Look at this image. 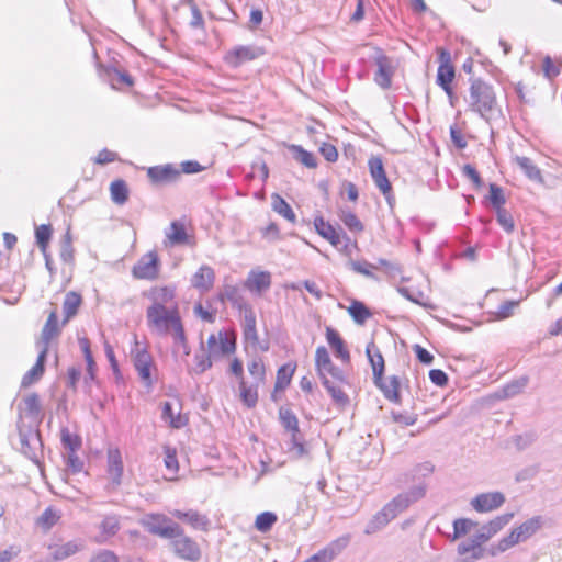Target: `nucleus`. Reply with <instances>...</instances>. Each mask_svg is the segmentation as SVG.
<instances>
[{
    "label": "nucleus",
    "instance_id": "obj_42",
    "mask_svg": "<svg viewBox=\"0 0 562 562\" xmlns=\"http://www.w3.org/2000/svg\"><path fill=\"white\" fill-rule=\"evenodd\" d=\"M167 237L172 245H182L188 240V234L186 232L184 225L177 221L172 222L170 225V232L167 233Z\"/></svg>",
    "mask_w": 562,
    "mask_h": 562
},
{
    "label": "nucleus",
    "instance_id": "obj_62",
    "mask_svg": "<svg viewBox=\"0 0 562 562\" xmlns=\"http://www.w3.org/2000/svg\"><path fill=\"white\" fill-rule=\"evenodd\" d=\"M562 64L555 65L550 56L544 57L543 59V75L547 79L552 80L557 78L561 72Z\"/></svg>",
    "mask_w": 562,
    "mask_h": 562
},
{
    "label": "nucleus",
    "instance_id": "obj_47",
    "mask_svg": "<svg viewBox=\"0 0 562 562\" xmlns=\"http://www.w3.org/2000/svg\"><path fill=\"white\" fill-rule=\"evenodd\" d=\"M248 371L254 378V382L262 384L266 381V368L261 358L254 359L248 363Z\"/></svg>",
    "mask_w": 562,
    "mask_h": 562
},
{
    "label": "nucleus",
    "instance_id": "obj_55",
    "mask_svg": "<svg viewBox=\"0 0 562 562\" xmlns=\"http://www.w3.org/2000/svg\"><path fill=\"white\" fill-rule=\"evenodd\" d=\"M497 223L503 227L506 233H513L515 229L514 218L506 209L495 210Z\"/></svg>",
    "mask_w": 562,
    "mask_h": 562
},
{
    "label": "nucleus",
    "instance_id": "obj_45",
    "mask_svg": "<svg viewBox=\"0 0 562 562\" xmlns=\"http://www.w3.org/2000/svg\"><path fill=\"white\" fill-rule=\"evenodd\" d=\"M290 149L294 153V158L307 168H315L317 166L314 155L305 150L300 145H292Z\"/></svg>",
    "mask_w": 562,
    "mask_h": 562
},
{
    "label": "nucleus",
    "instance_id": "obj_25",
    "mask_svg": "<svg viewBox=\"0 0 562 562\" xmlns=\"http://www.w3.org/2000/svg\"><path fill=\"white\" fill-rule=\"evenodd\" d=\"M243 335L245 340L251 342L252 345H256L259 340L256 314L252 307H246V311H244Z\"/></svg>",
    "mask_w": 562,
    "mask_h": 562
},
{
    "label": "nucleus",
    "instance_id": "obj_50",
    "mask_svg": "<svg viewBox=\"0 0 562 562\" xmlns=\"http://www.w3.org/2000/svg\"><path fill=\"white\" fill-rule=\"evenodd\" d=\"M477 522L469 519V518H458L453 521V536L452 540L459 539L460 537L467 535L473 527H475Z\"/></svg>",
    "mask_w": 562,
    "mask_h": 562
},
{
    "label": "nucleus",
    "instance_id": "obj_5",
    "mask_svg": "<svg viewBox=\"0 0 562 562\" xmlns=\"http://www.w3.org/2000/svg\"><path fill=\"white\" fill-rule=\"evenodd\" d=\"M427 492V484L422 482L415 486H412L407 492L401 493L389 502L383 509L389 514V517L393 519L407 509L412 504L422 499Z\"/></svg>",
    "mask_w": 562,
    "mask_h": 562
},
{
    "label": "nucleus",
    "instance_id": "obj_18",
    "mask_svg": "<svg viewBox=\"0 0 562 562\" xmlns=\"http://www.w3.org/2000/svg\"><path fill=\"white\" fill-rule=\"evenodd\" d=\"M215 280L214 270L206 265H203L199 268V270L193 274L191 279V285L201 292H207L213 288Z\"/></svg>",
    "mask_w": 562,
    "mask_h": 562
},
{
    "label": "nucleus",
    "instance_id": "obj_54",
    "mask_svg": "<svg viewBox=\"0 0 562 562\" xmlns=\"http://www.w3.org/2000/svg\"><path fill=\"white\" fill-rule=\"evenodd\" d=\"M340 220L352 233H360L364 229V226L361 223V221L352 212L342 211L340 214Z\"/></svg>",
    "mask_w": 562,
    "mask_h": 562
},
{
    "label": "nucleus",
    "instance_id": "obj_61",
    "mask_svg": "<svg viewBox=\"0 0 562 562\" xmlns=\"http://www.w3.org/2000/svg\"><path fill=\"white\" fill-rule=\"evenodd\" d=\"M514 518V513H506L499 516H496L492 520L487 522L488 528L493 530L496 535L499 530H502L509 521Z\"/></svg>",
    "mask_w": 562,
    "mask_h": 562
},
{
    "label": "nucleus",
    "instance_id": "obj_19",
    "mask_svg": "<svg viewBox=\"0 0 562 562\" xmlns=\"http://www.w3.org/2000/svg\"><path fill=\"white\" fill-rule=\"evenodd\" d=\"M270 285L271 274L268 271H251L245 281V288L248 289L250 292H256L258 294H261L262 292L267 291L270 288Z\"/></svg>",
    "mask_w": 562,
    "mask_h": 562
},
{
    "label": "nucleus",
    "instance_id": "obj_10",
    "mask_svg": "<svg viewBox=\"0 0 562 562\" xmlns=\"http://www.w3.org/2000/svg\"><path fill=\"white\" fill-rule=\"evenodd\" d=\"M505 502L504 493L495 491L477 494L470 504L477 513H488L501 508Z\"/></svg>",
    "mask_w": 562,
    "mask_h": 562
},
{
    "label": "nucleus",
    "instance_id": "obj_15",
    "mask_svg": "<svg viewBox=\"0 0 562 562\" xmlns=\"http://www.w3.org/2000/svg\"><path fill=\"white\" fill-rule=\"evenodd\" d=\"M375 65L378 67L374 81L382 89H389L392 85V76L394 74L391 60L385 55H379L375 58Z\"/></svg>",
    "mask_w": 562,
    "mask_h": 562
},
{
    "label": "nucleus",
    "instance_id": "obj_60",
    "mask_svg": "<svg viewBox=\"0 0 562 562\" xmlns=\"http://www.w3.org/2000/svg\"><path fill=\"white\" fill-rule=\"evenodd\" d=\"M173 337V341L176 345H179L182 347L186 355L190 353V348L187 342L184 328L182 325V322H180L170 333Z\"/></svg>",
    "mask_w": 562,
    "mask_h": 562
},
{
    "label": "nucleus",
    "instance_id": "obj_58",
    "mask_svg": "<svg viewBox=\"0 0 562 562\" xmlns=\"http://www.w3.org/2000/svg\"><path fill=\"white\" fill-rule=\"evenodd\" d=\"M100 529L102 533L108 537L114 536L120 530L119 518L114 515L104 517L100 525Z\"/></svg>",
    "mask_w": 562,
    "mask_h": 562
},
{
    "label": "nucleus",
    "instance_id": "obj_6",
    "mask_svg": "<svg viewBox=\"0 0 562 562\" xmlns=\"http://www.w3.org/2000/svg\"><path fill=\"white\" fill-rule=\"evenodd\" d=\"M140 526L150 535L158 536L162 539H169L179 524L171 520L164 514H145L139 519Z\"/></svg>",
    "mask_w": 562,
    "mask_h": 562
},
{
    "label": "nucleus",
    "instance_id": "obj_28",
    "mask_svg": "<svg viewBox=\"0 0 562 562\" xmlns=\"http://www.w3.org/2000/svg\"><path fill=\"white\" fill-rule=\"evenodd\" d=\"M272 210L292 224L296 223V215L291 205L278 193L271 194Z\"/></svg>",
    "mask_w": 562,
    "mask_h": 562
},
{
    "label": "nucleus",
    "instance_id": "obj_29",
    "mask_svg": "<svg viewBox=\"0 0 562 562\" xmlns=\"http://www.w3.org/2000/svg\"><path fill=\"white\" fill-rule=\"evenodd\" d=\"M324 387L327 390L328 394L330 395L334 404L339 408H346L349 403V396L346 394V392L341 389L344 384H339L337 382L333 381H324L323 383Z\"/></svg>",
    "mask_w": 562,
    "mask_h": 562
},
{
    "label": "nucleus",
    "instance_id": "obj_53",
    "mask_svg": "<svg viewBox=\"0 0 562 562\" xmlns=\"http://www.w3.org/2000/svg\"><path fill=\"white\" fill-rule=\"evenodd\" d=\"M289 451L292 452L296 458H302L307 453L305 449L303 437L300 432L291 431V439L289 442Z\"/></svg>",
    "mask_w": 562,
    "mask_h": 562
},
{
    "label": "nucleus",
    "instance_id": "obj_48",
    "mask_svg": "<svg viewBox=\"0 0 562 562\" xmlns=\"http://www.w3.org/2000/svg\"><path fill=\"white\" fill-rule=\"evenodd\" d=\"M24 411L31 417H38L41 415L40 396L36 393L29 394L23 398Z\"/></svg>",
    "mask_w": 562,
    "mask_h": 562
},
{
    "label": "nucleus",
    "instance_id": "obj_14",
    "mask_svg": "<svg viewBox=\"0 0 562 562\" xmlns=\"http://www.w3.org/2000/svg\"><path fill=\"white\" fill-rule=\"evenodd\" d=\"M368 165L370 169V175L379 190L382 193H387L389 191H391L392 186L386 177L382 159L378 156H372L369 159Z\"/></svg>",
    "mask_w": 562,
    "mask_h": 562
},
{
    "label": "nucleus",
    "instance_id": "obj_39",
    "mask_svg": "<svg viewBox=\"0 0 562 562\" xmlns=\"http://www.w3.org/2000/svg\"><path fill=\"white\" fill-rule=\"evenodd\" d=\"M347 266L349 267V269H351L356 273L362 274V276L370 278L372 280H375V281L379 280L378 276L372 272V270L375 269L376 267L367 260L360 261V260L349 259L347 261Z\"/></svg>",
    "mask_w": 562,
    "mask_h": 562
},
{
    "label": "nucleus",
    "instance_id": "obj_52",
    "mask_svg": "<svg viewBox=\"0 0 562 562\" xmlns=\"http://www.w3.org/2000/svg\"><path fill=\"white\" fill-rule=\"evenodd\" d=\"M59 515L53 507H47L37 519L38 526L44 530H49L54 525L57 524Z\"/></svg>",
    "mask_w": 562,
    "mask_h": 562
},
{
    "label": "nucleus",
    "instance_id": "obj_16",
    "mask_svg": "<svg viewBox=\"0 0 562 562\" xmlns=\"http://www.w3.org/2000/svg\"><path fill=\"white\" fill-rule=\"evenodd\" d=\"M47 350L48 348L46 346H42L36 363L22 378V387H29L30 385L38 381L41 376L44 374Z\"/></svg>",
    "mask_w": 562,
    "mask_h": 562
},
{
    "label": "nucleus",
    "instance_id": "obj_3",
    "mask_svg": "<svg viewBox=\"0 0 562 562\" xmlns=\"http://www.w3.org/2000/svg\"><path fill=\"white\" fill-rule=\"evenodd\" d=\"M146 319L149 329L158 336H167L181 322L177 306L171 308L147 307Z\"/></svg>",
    "mask_w": 562,
    "mask_h": 562
},
{
    "label": "nucleus",
    "instance_id": "obj_9",
    "mask_svg": "<svg viewBox=\"0 0 562 562\" xmlns=\"http://www.w3.org/2000/svg\"><path fill=\"white\" fill-rule=\"evenodd\" d=\"M134 367L146 386L153 385L151 368L154 360L146 348H140L139 342L135 339V348L131 350Z\"/></svg>",
    "mask_w": 562,
    "mask_h": 562
},
{
    "label": "nucleus",
    "instance_id": "obj_26",
    "mask_svg": "<svg viewBox=\"0 0 562 562\" xmlns=\"http://www.w3.org/2000/svg\"><path fill=\"white\" fill-rule=\"evenodd\" d=\"M161 419L175 429H180L188 424V418L180 412L176 413L170 402L161 404Z\"/></svg>",
    "mask_w": 562,
    "mask_h": 562
},
{
    "label": "nucleus",
    "instance_id": "obj_27",
    "mask_svg": "<svg viewBox=\"0 0 562 562\" xmlns=\"http://www.w3.org/2000/svg\"><path fill=\"white\" fill-rule=\"evenodd\" d=\"M457 551L460 555L471 553L470 557L463 558L460 562H474L484 557L485 550L483 547L477 546V542L475 543L471 537L470 539L460 542L457 548Z\"/></svg>",
    "mask_w": 562,
    "mask_h": 562
},
{
    "label": "nucleus",
    "instance_id": "obj_4",
    "mask_svg": "<svg viewBox=\"0 0 562 562\" xmlns=\"http://www.w3.org/2000/svg\"><path fill=\"white\" fill-rule=\"evenodd\" d=\"M172 551L177 557L188 561H198L201 558V550L196 541L187 536L183 528L178 525L172 537L169 538Z\"/></svg>",
    "mask_w": 562,
    "mask_h": 562
},
{
    "label": "nucleus",
    "instance_id": "obj_33",
    "mask_svg": "<svg viewBox=\"0 0 562 562\" xmlns=\"http://www.w3.org/2000/svg\"><path fill=\"white\" fill-rule=\"evenodd\" d=\"M514 161L524 171L527 178L537 182L543 181L541 170L533 164L530 158L525 156H516Z\"/></svg>",
    "mask_w": 562,
    "mask_h": 562
},
{
    "label": "nucleus",
    "instance_id": "obj_37",
    "mask_svg": "<svg viewBox=\"0 0 562 562\" xmlns=\"http://www.w3.org/2000/svg\"><path fill=\"white\" fill-rule=\"evenodd\" d=\"M348 313L350 314L352 319L359 325L364 324L366 321L372 316V313L368 308V306L363 302L358 300L351 301V304L348 307Z\"/></svg>",
    "mask_w": 562,
    "mask_h": 562
},
{
    "label": "nucleus",
    "instance_id": "obj_30",
    "mask_svg": "<svg viewBox=\"0 0 562 562\" xmlns=\"http://www.w3.org/2000/svg\"><path fill=\"white\" fill-rule=\"evenodd\" d=\"M149 297L153 301L149 307L169 308L167 304L173 300L175 291L168 286L155 288L150 291Z\"/></svg>",
    "mask_w": 562,
    "mask_h": 562
},
{
    "label": "nucleus",
    "instance_id": "obj_38",
    "mask_svg": "<svg viewBox=\"0 0 562 562\" xmlns=\"http://www.w3.org/2000/svg\"><path fill=\"white\" fill-rule=\"evenodd\" d=\"M111 199L114 203L122 205L128 199V188L124 180L117 179L111 182L110 186Z\"/></svg>",
    "mask_w": 562,
    "mask_h": 562
},
{
    "label": "nucleus",
    "instance_id": "obj_1",
    "mask_svg": "<svg viewBox=\"0 0 562 562\" xmlns=\"http://www.w3.org/2000/svg\"><path fill=\"white\" fill-rule=\"evenodd\" d=\"M468 102L470 110L486 122H491L502 114L493 86L480 78L471 79Z\"/></svg>",
    "mask_w": 562,
    "mask_h": 562
},
{
    "label": "nucleus",
    "instance_id": "obj_49",
    "mask_svg": "<svg viewBox=\"0 0 562 562\" xmlns=\"http://www.w3.org/2000/svg\"><path fill=\"white\" fill-rule=\"evenodd\" d=\"M212 367V360L210 355L202 347L200 351L194 355V368L193 371L196 374L205 372Z\"/></svg>",
    "mask_w": 562,
    "mask_h": 562
},
{
    "label": "nucleus",
    "instance_id": "obj_17",
    "mask_svg": "<svg viewBox=\"0 0 562 562\" xmlns=\"http://www.w3.org/2000/svg\"><path fill=\"white\" fill-rule=\"evenodd\" d=\"M326 339L328 345L334 351V355L339 358L342 362L348 363L350 361V352L346 347L344 339L340 337L339 333L331 328H326Z\"/></svg>",
    "mask_w": 562,
    "mask_h": 562
},
{
    "label": "nucleus",
    "instance_id": "obj_36",
    "mask_svg": "<svg viewBox=\"0 0 562 562\" xmlns=\"http://www.w3.org/2000/svg\"><path fill=\"white\" fill-rule=\"evenodd\" d=\"M522 541V537L518 532L517 528H514L508 536L502 538L496 546L491 548V554L496 555L497 553L505 552L509 548Z\"/></svg>",
    "mask_w": 562,
    "mask_h": 562
},
{
    "label": "nucleus",
    "instance_id": "obj_31",
    "mask_svg": "<svg viewBox=\"0 0 562 562\" xmlns=\"http://www.w3.org/2000/svg\"><path fill=\"white\" fill-rule=\"evenodd\" d=\"M260 384H248L245 379L239 381L240 401L248 408H254L258 403V387Z\"/></svg>",
    "mask_w": 562,
    "mask_h": 562
},
{
    "label": "nucleus",
    "instance_id": "obj_35",
    "mask_svg": "<svg viewBox=\"0 0 562 562\" xmlns=\"http://www.w3.org/2000/svg\"><path fill=\"white\" fill-rule=\"evenodd\" d=\"M59 333L57 312L54 310L49 313L48 318L42 329L41 338L43 346H48L49 341Z\"/></svg>",
    "mask_w": 562,
    "mask_h": 562
},
{
    "label": "nucleus",
    "instance_id": "obj_59",
    "mask_svg": "<svg viewBox=\"0 0 562 562\" xmlns=\"http://www.w3.org/2000/svg\"><path fill=\"white\" fill-rule=\"evenodd\" d=\"M108 74L112 81H117L119 83H123L127 87L134 85L133 77L125 70L112 68L108 70Z\"/></svg>",
    "mask_w": 562,
    "mask_h": 562
},
{
    "label": "nucleus",
    "instance_id": "obj_63",
    "mask_svg": "<svg viewBox=\"0 0 562 562\" xmlns=\"http://www.w3.org/2000/svg\"><path fill=\"white\" fill-rule=\"evenodd\" d=\"M188 3L191 9V20L189 22V25L192 29H203L204 27V19L202 16V13L199 10L198 5L195 4L194 0H188Z\"/></svg>",
    "mask_w": 562,
    "mask_h": 562
},
{
    "label": "nucleus",
    "instance_id": "obj_56",
    "mask_svg": "<svg viewBox=\"0 0 562 562\" xmlns=\"http://www.w3.org/2000/svg\"><path fill=\"white\" fill-rule=\"evenodd\" d=\"M490 201L494 210L503 209L506 203L503 189L495 184H490Z\"/></svg>",
    "mask_w": 562,
    "mask_h": 562
},
{
    "label": "nucleus",
    "instance_id": "obj_41",
    "mask_svg": "<svg viewBox=\"0 0 562 562\" xmlns=\"http://www.w3.org/2000/svg\"><path fill=\"white\" fill-rule=\"evenodd\" d=\"M279 418L285 430L289 432H300L297 417L291 409L281 407L279 409Z\"/></svg>",
    "mask_w": 562,
    "mask_h": 562
},
{
    "label": "nucleus",
    "instance_id": "obj_8",
    "mask_svg": "<svg viewBox=\"0 0 562 562\" xmlns=\"http://www.w3.org/2000/svg\"><path fill=\"white\" fill-rule=\"evenodd\" d=\"M263 54V48L257 45H238L225 53L224 61L232 68H238L247 61L261 57Z\"/></svg>",
    "mask_w": 562,
    "mask_h": 562
},
{
    "label": "nucleus",
    "instance_id": "obj_57",
    "mask_svg": "<svg viewBox=\"0 0 562 562\" xmlns=\"http://www.w3.org/2000/svg\"><path fill=\"white\" fill-rule=\"evenodd\" d=\"M61 442L68 452L77 451L81 446V439L72 435L67 428L61 429Z\"/></svg>",
    "mask_w": 562,
    "mask_h": 562
},
{
    "label": "nucleus",
    "instance_id": "obj_24",
    "mask_svg": "<svg viewBox=\"0 0 562 562\" xmlns=\"http://www.w3.org/2000/svg\"><path fill=\"white\" fill-rule=\"evenodd\" d=\"M366 353L372 367L374 380H381V375L384 373V359L380 349L373 341H371L367 346Z\"/></svg>",
    "mask_w": 562,
    "mask_h": 562
},
{
    "label": "nucleus",
    "instance_id": "obj_51",
    "mask_svg": "<svg viewBox=\"0 0 562 562\" xmlns=\"http://www.w3.org/2000/svg\"><path fill=\"white\" fill-rule=\"evenodd\" d=\"M36 244L38 245L41 251L45 254V250L48 247V243L52 237V227L50 225H40L35 229Z\"/></svg>",
    "mask_w": 562,
    "mask_h": 562
},
{
    "label": "nucleus",
    "instance_id": "obj_21",
    "mask_svg": "<svg viewBox=\"0 0 562 562\" xmlns=\"http://www.w3.org/2000/svg\"><path fill=\"white\" fill-rule=\"evenodd\" d=\"M108 473L115 485L121 484L123 475V460L119 449L108 451Z\"/></svg>",
    "mask_w": 562,
    "mask_h": 562
},
{
    "label": "nucleus",
    "instance_id": "obj_2",
    "mask_svg": "<svg viewBox=\"0 0 562 562\" xmlns=\"http://www.w3.org/2000/svg\"><path fill=\"white\" fill-rule=\"evenodd\" d=\"M18 434L20 452L35 464H40L43 458V442L40 430L33 426L25 425L20 417L18 422Z\"/></svg>",
    "mask_w": 562,
    "mask_h": 562
},
{
    "label": "nucleus",
    "instance_id": "obj_43",
    "mask_svg": "<svg viewBox=\"0 0 562 562\" xmlns=\"http://www.w3.org/2000/svg\"><path fill=\"white\" fill-rule=\"evenodd\" d=\"M294 370V367H291L289 363L283 364L278 369L277 381L274 384L276 391H282L290 384Z\"/></svg>",
    "mask_w": 562,
    "mask_h": 562
},
{
    "label": "nucleus",
    "instance_id": "obj_64",
    "mask_svg": "<svg viewBox=\"0 0 562 562\" xmlns=\"http://www.w3.org/2000/svg\"><path fill=\"white\" fill-rule=\"evenodd\" d=\"M65 460H66V464H67V468L72 472V473H79L82 471L83 469V461L76 454V451H72V452H67L65 454Z\"/></svg>",
    "mask_w": 562,
    "mask_h": 562
},
{
    "label": "nucleus",
    "instance_id": "obj_13",
    "mask_svg": "<svg viewBox=\"0 0 562 562\" xmlns=\"http://www.w3.org/2000/svg\"><path fill=\"white\" fill-rule=\"evenodd\" d=\"M170 515L183 522H187L193 529L207 531L210 529V519L206 515L199 513L195 509L180 510L173 509L169 512Z\"/></svg>",
    "mask_w": 562,
    "mask_h": 562
},
{
    "label": "nucleus",
    "instance_id": "obj_12",
    "mask_svg": "<svg viewBox=\"0 0 562 562\" xmlns=\"http://www.w3.org/2000/svg\"><path fill=\"white\" fill-rule=\"evenodd\" d=\"M181 172L173 165L154 166L147 169V176L155 186L168 184L178 180Z\"/></svg>",
    "mask_w": 562,
    "mask_h": 562
},
{
    "label": "nucleus",
    "instance_id": "obj_23",
    "mask_svg": "<svg viewBox=\"0 0 562 562\" xmlns=\"http://www.w3.org/2000/svg\"><path fill=\"white\" fill-rule=\"evenodd\" d=\"M218 299L221 302L229 301L232 305L239 311H246V307H251L246 303L240 290L237 285L225 284L223 291L220 293Z\"/></svg>",
    "mask_w": 562,
    "mask_h": 562
},
{
    "label": "nucleus",
    "instance_id": "obj_32",
    "mask_svg": "<svg viewBox=\"0 0 562 562\" xmlns=\"http://www.w3.org/2000/svg\"><path fill=\"white\" fill-rule=\"evenodd\" d=\"M82 303L81 295L77 292L70 291L65 295L63 302L64 321L66 324L71 317H74Z\"/></svg>",
    "mask_w": 562,
    "mask_h": 562
},
{
    "label": "nucleus",
    "instance_id": "obj_34",
    "mask_svg": "<svg viewBox=\"0 0 562 562\" xmlns=\"http://www.w3.org/2000/svg\"><path fill=\"white\" fill-rule=\"evenodd\" d=\"M543 524V517L538 515L529 518L528 520L524 521L516 528L520 536L522 537V540L526 541L527 539L536 535L542 528Z\"/></svg>",
    "mask_w": 562,
    "mask_h": 562
},
{
    "label": "nucleus",
    "instance_id": "obj_20",
    "mask_svg": "<svg viewBox=\"0 0 562 562\" xmlns=\"http://www.w3.org/2000/svg\"><path fill=\"white\" fill-rule=\"evenodd\" d=\"M375 385L382 391L383 395L390 402L400 404V380L397 376L393 375L389 380H384L383 375H381V380H374Z\"/></svg>",
    "mask_w": 562,
    "mask_h": 562
},
{
    "label": "nucleus",
    "instance_id": "obj_44",
    "mask_svg": "<svg viewBox=\"0 0 562 562\" xmlns=\"http://www.w3.org/2000/svg\"><path fill=\"white\" fill-rule=\"evenodd\" d=\"M278 517L272 512H263L256 517L255 527L260 532H268L277 522Z\"/></svg>",
    "mask_w": 562,
    "mask_h": 562
},
{
    "label": "nucleus",
    "instance_id": "obj_7",
    "mask_svg": "<svg viewBox=\"0 0 562 562\" xmlns=\"http://www.w3.org/2000/svg\"><path fill=\"white\" fill-rule=\"evenodd\" d=\"M456 77V70L451 64V55L448 50L439 49V67L437 71L436 83L447 93L452 103L454 92L452 89V81Z\"/></svg>",
    "mask_w": 562,
    "mask_h": 562
},
{
    "label": "nucleus",
    "instance_id": "obj_11",
    "mask_svg": "<svg viewBox=\"0 0 562 562\" xmlns=\"http://www.w3.org/2000/svg\"><path fill=\"white\" fill-rule=\"evenodd\" d=\"M159 259L157 254L148 252L144 255L133 267L132 273L136 279L154 280L158 277Z\"/></svg>",
    "mask_w": 562,
    "mask_h": 562
},
{
    "label": "nucleus",
    "instance_id": "obj_40",
    "mask_svg": "<svg viewBox=\"0 0 562 562\" xmlns=\"http://www.w3.org/2000/svg\"><path fill=\"white\" fill-rule=\"evenodd\" d=\"M391 520L392 517H389V514L382 508L373 518L367 524L364 532L367 535L374 533L385 527Z\"/></svg>",
    "mask_w": 562,
    "mask_h": 562
},
{
    "label": "nucleus",
    "instance_id": "obj_22",
    "mask_svg": "<svg viewBox=\"0 0 562 562\" xmlns=\"http://www.w3.org/2000/svg\"><path fill=\"white\" fill-rule=\"evenodd\" d=\"M529 378L524 375L505 384L494 393L497 400H507L520 394L528 385Z\"/></svg>",
    "mask_w": 562,
    "mask_h": 562
},
{
    "label": "nucleus",
    "instance_id": "obj_46",
    "mask_svg": "<svg viewBox=\"0 0 562 562\" xmlns=\"http://www.w3.org/2000/svg\"><path fill=\"white\" fill-rule=\"evenodd\" d=\"M52 549H53V551H52L53 560L61 561L64 559H67L70 555L75 554L79 550V547L75 542L69 541L67 543L57 546Z\"/></svg>",
    "mask_w": 562,
    "mask_h": 562
}]
</instances>
